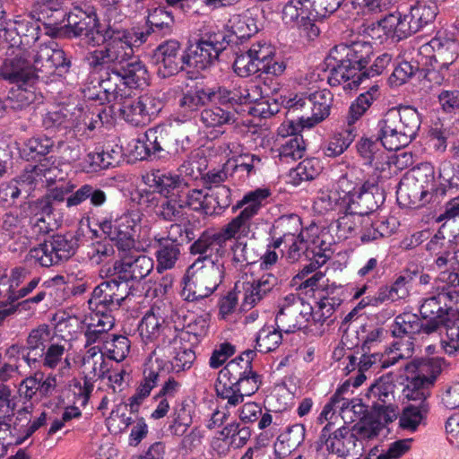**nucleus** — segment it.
<instances>
[{
	"label": "nucleus",
	"mask_w": 459,
	"mask_h": 459,
	"mask_svg": "<svg viewBox=\"0 0 459 459\" xmlns=\"http://www.w3.org/2000/svg\"><path fill=\"white\" fill-rule=\"evenodd\" d=\"M66 23L64 24L63 35L67 38H79L83 36L86 41L92 46L104 48L95 49L88 54L89 66L99 74V85H101L108 93L117 88L121 78L119 71L128 70V78L140 77L142 65L135 61L130 47L129 34L122 28L115 25H103L100 23L96 12L92 7L74 6L66 13Z\"/></svg>",
	"instance_id": "f257e3e1"
},
{
	"label": "nucleus",
	"mask_w": 459,
	"mask_h": 459,
	"mask_svg": "<svg viewBox=\"0 0 459 459\" xmlns=\"http://www.w3.org/2000/svg\"><path fill=\"white\" fill-rule=\"evenodd\" d=\"M372 56L373 47L365 40L336 45L326 58L330 71L328 83L336 86L351 80L352 83L359 84V74L365 70Z\"/></svg>",
	"instance_id": "f03ea898"
},
{
	"label": "nucleus",
	"mask_w": 459,
	"mask_h": 459,
	"mask_svg": "<svg viewBox=\"0 0 459 459\" xmlns=\"http://www.w3.org/2000/svg\"><path fill=\"white\" fill-rule=\"evenodd\" d=\"M421 124L418 110L411 106L387 110L377 123L378 139L388 151L407 146L416 137Z\"/></svg>",
	"instance_id": "7ed1b4c3"
},
{
	"label": "nucleus",
	"mask_w": 459,
	"mask_h": 459,
	"mask_svg": "<svg viewBox=\"0 0 459 459\" xmlns=\"http://www.w3.org/2000/svg\"><path fill=\"white\" fill-rule=\"evenodd\" d=\"M437 13L436 5H427L415 0L402 2L396 12L378 22V29L386 36L396 37L399 40L410 37L431 22Z\"/></svg>",
	"instance_id": "20e7f679"
},
{
	"label": "nucleus",
	"mask_w": 459,
	"mask_h": 459,
	"mask_svg": "<svg viewBox=\"0 0 459 459\" xmlns=\"http://www.w3.org/2000/svg\"><path fill=\"white\" fill-rule=\"evenodd\" d=\"M224 274L225 267L220 260H195L183 278L181 297L188 302L210 297L222 282Z\"/></svg>",
	"instance_id": "39448f33"
},
{
	"label": "nucleus",
	"mask_w": 459,
	"mask_h": 459,
	"mask_svg": "<svg viewBox=\"0 0 459 459\" xmlns=\"http://www.w3.org/2000/svg\"><path fill=\"white\" fill-rule=\"evenodd\" d=\"M344 0H290L282 10V19L287 24H295L309 39L319 35L316 25L341 6Z\"/></svg>",
	"instance_id": "423d86ee"
},
{
	"label": "nucleus",
	"mask_w": 459,
	"mask_h": 459,
	"mask_svg": "<svg viewBox=\"0 0 459 459\" xmlns=\"http://www.w3.org/2000/svg\"><path fill=\"white\" fill-rule=\"evenodd\" d=\"M134 58L135 61L131 59L130 62L134 64L137 63L143 67L139 78L134 76L128 78L126 74H128L129 69L124 67L125 71H119V76L121 78L120 85H117V88L115 91L108 93L101 85H100V87L105 93L106 100L108 102H117L120 105V116L131 125L139 126H144L147 123L145 117L143 116L139 99L128 98V89L143 88L147 86L149 74L144 64L139 59V57L134 56Z\"/></svg>",
	"instance_id": "0eeeda50"
},
{
	"label": "nucleus",
	"mask_w": 459,
	"mask_h": 459,
	"mask_svg": "<svg viewBox=\"0 0 459 459\" xmlns=\"http://www.w3.org/2000/svg\"><path fill=\"white\" fill-rule=\"evenodd\" d=\"M183 151L176 132L161 125L147 129L134 146L135 155L141 160H175Z\"/></svg>",
	"instance_id": "6e6552de"
},
{
	"label": "nucleus",
	"mask_w": 459,
	"mask_h": 459,
	"mask_svg": "<svg viewBox=\"0 0 459 459\" xmlns=\"http://www.w3.org/2000/svg\"><path fill=\"white\" fill-rule=\"evenodd\" d=\"M397 200L408 208L416 209L426 205L437 197L434 192V168L421 163L411 174L404 177L396 190Z\"/></svg>",
	"instance_id": "1a4fd4ad"
},
{
	"label": "nucleus",
	"mask_w": 459,
	"mask_h": 459,
	"mask_svg": "<svg viewBox=\"0 0 459 459\" xmlns=\"http://www.w3.org/2000/svg\"><path fill=\"white\" fill-rule=\"evenodd\" d=\"M445 365L443 358H418L406 366L407 384L403 395L407 399H428Z\"/></svg>",
	"instance_id": "9d476101"
},
{
	"label": "nucleus",
	"mask_w": 459,
	"mask_h": 459,
	"mask_svg": "<svg viewBox=\"0 0 459 459\" xmlns=\"http://www.w3.org/2000/svg\"><path fill=\"white\" fill-rule=\"evenodd\" d=\"M269 195L270 191L267 188H257L246 194L233 206V211L237 209L242 210L219 231L225 243L232 238L237 240L248 237L251 233L252 220L258 213L263 206V202Z\"/></svg>",
	"instance_id": "9b49d317"
},
{
	"label": "nucleus",
	"mask_w": 459,
	"mask_h": 459,
	"mask_svg": "<svg viewBox=\"0 0 459 459\" xmlns=\"http://www.w3.org/2000/svg\"><path fill=\"white\" fill-rule=\"evenodd\" d=\"M325 450L343 459H358L362 455L364 444L347 426L335 429L333 422H328L321 430L316 442V451Z\"/></svg>",
	"instance_id": "f8f14e48"
},
{
	"label": "nucleus",
	"mask_w": 459,
	"mask_h": 459,
	"mask_svg": "<svg viewBox=\"0 0 459 459\" xmlns=\"http://www.w3.org/2000/svg\"><path fill=\"white\" fill-rule=\"evenodd\" d=\"M230 38L216 30L204 32L201 38L185 50V63L189 67L204 70L229 47Z\"/></svg>",
	"instance_id": "ddd939ff"
},
{
	"label": "nucleus",
	"mask_w": 459,
	"mask_h": 459,
	"mask_svg": "<svg viewBox=\"0 0 459 459\" xmlns=\"http://www.w3.org/2000/svg\"><path fill=\"white\" fill-rule=\"evenodd\" d=\"M0 78L15 84H34L32 65L27 58L26 49L20 46H6L0 65Z\"/></svg>",
	"instance_id": "4468645a"
},
{
	"label": "nucleus",
	"mask_w": 459,
	"mask_h": 459,
	"mask_svg": "<svg viewBox=\"0 0 459 459\" xmlns=\"http://www.w3.org/2000/svg\"><path fill=\"white\" fill-rule=\"evenodd\" d=\"M132 286H127L125 281L118 280L112 273L111 279L99 284L92 291L89 299L90 308H104L112 311L118 309L122 302L130 295Z\"/></svg>",
	"instance_id": "2eb2a0df"
},
{
	"label": "nucleus",
	"mask_w": 459,
	"mask_h": 459,
	"mask_svg": "<svg viewBox=\"0 0 459 459\" xmlns=\"http://www.w3.org/2000/svg\"><path fill=\"white\" fill-rule=\"evenodd\" d=\"M289 299L292 302L283 305L275 316L277 328L285 333H292L306 327L312 314V307L302 299L291 296L286 301Z\"/></svg>",
	"instance_id": "dca6fc26"
},
{
	"label": "nucleus",
	"mask_w": 459,
	"mask_h": 459,
	"mask_svg": "<svg viewBox=\"0 0 459 459\" xmlns=\"http://www.w3.org/2000/svg\"><path fill=\"white\" fill-rule=\"evenodd\" d=\"M152 63L160 78H169L183 70L185 52L180 54V43L178 40H167L154 50Z\"/></svg>",
	"instance_id": "f3484780"
},
{
	"label": "nucleus",
	"mask_w": 459,
	"mask_h": 459,
	"mask_svg": "<svg viewBox=\"0 0 459 459\" xmlns=\"http://www.w3.org/2000/svg\"><path fill=\"white\" fill-rule=\"evenodd\" d=\"M152 269L153 260L145 255H126L113 264V273L117 278L132 287L134 282H139L148 276Z\"/></svg>",
	"instance_id": "a211bd4d"
},
{
	"label": "nucleus",
	"mask_w": 459,
	"mask_h": 459,
	"mask_svg": "<svg viewBox=\"0 0 459 459\" xmlns=\"http://www.w3.org/2000/svg\"><path fill=\"white\" fill-rule=\"evenodd\" d=\"M100 230L117 247L118 249L126 251L134 246V221L129 216H122L112 220L109 216L98 220Z\"/></svg>",
	"instance_id": "6ab92c4d"
},
{
	"label": "nucleus",
	"mask_w": 459,
	"mask_h": 459,
	"mask_svg": "<svg viewBox=\"0 0 459 459\" xmlns=\"http://www.w3.org/2000/svg\"><path fill=\"white\" fill-rule=\"evenodd\" d=\"M384 201V191L375 184L365 182L349 199L346 211L350 214L368 215L377 211Z\"/></svg>",
	"instance_id": "aec40b11"
},
{
	"label": "nucleus",
	"mask_w": 459,
	"mask_h": 459,
	"mask_svg": "<svg viewBox=\"0 0 459 459\" xmlns=\"http://www.w3.org/2000/svg\"><path fill=\"white\" fill-rule=\"evenodd\" d=\"M139 331L140 334L148 340L152 341L162 336L163 344L175 345L176 348L178 344V328L153 311L148 312L143 317Z\"/></svg>",
	"instance_id": "412c9836"
},
{
	"label": "nucleus",
	"mask_w": 459,
	"mask_h": 459,
	"mask_svg": "<svg viewBox=\"0 0 459 459\" xmlns=\"http://www.w3.org/2000/svg\"><path fill=\"white\" fill-rule=\"evenodd\" d=\"M272 53V47L266 43L257 42L244 52L237 53L233 64L235 73L240 77H247L264 68V58Z\"/></svg>",
	"instance_id": "4be33fe9"
},
{
	"label": "nucleus",
	"mask_w": 459,
	"mask_h": 459,
	"mask_svg": "<svg viewBox=\"0 0 459 459\" xmlns=\"http://www.w3.org/2000/svg\"><path fill=\"white\" fill-rule=\"evenodd\" d=\"M260 385L261 376L251 370V374H247L229 387H225V385H216V393L218 397L227 400L228 405L235 407L243 403L245 396L254 394Z\"/></svg>",
	"instance_id": "5701e85b"
},
{
	"label": "nucleus",
	"mask_w": 459,
	"mask_h": 459,
	"mask_svg": "<svg viewBox=\"0 0 459 459\" xmlns=\"http://www.w3.org/2000/svg\"><path fill=\"white\" fill-rule=\"evenodd\" d=\"M433 59L459 80V41L446 37H435L429 41Z\"/></svg>",
	"instance_id": "b1692460"
},
{
	"label": "nucleus",
	"mask_w": 459,
	"mask_h": 459,
	"mask_svg": "<svg viewBox=\"0 0 459 459\" xmlns=\"http://www.w3.org/2000/svg\"><path fill=\"white\" fill-rule=\"evenodd\" d=\"M5 26L11 29V36H8V39H4L7 46L16 45L26 49L34 45L40 36V26L32 13L27 18L7 22Z\"/></svg>",
	"instance_id": "393cba45"
},
{
	"label": "nucleus",
	"mask_w": 459,
	"mask_h": 459,
	"mask_svg": "<svg viewBox=\"0 0 459 459\" xmlns=\"http://www.w3.org/2000/svg\"><path fill=\"white\" fill-rule=\"evenodd\" d=\"M226 243L220 234L211 230H206L201 233L189 247L190 254L198 255L195 260L204 261L220 260L226 253Z\"/></svg>",
	"instance_id": "a878e982"
},
{
	"label": "nucleus",
	"mask_w": 459,
	"mask_h": 459,
	"mask_svg": "<svg viewBox=\"0 0 459 459\" xmlns=\"http://www.w3.org/2000/svg\"><path fill=\"white\" fill-rule=\"evenodd\" d=\"M42 4L31 13L37 22L41 23L46 29V34L52 38L63 35V26L65 22L66 12L62 9L63 3H47Z\"/></svg>",
	"instance_id": "bb28decb"
},
{
	"label": "nucleus",
	"mask_w": 459,
	"mask_h": 459,
	"mask_svg": "<svg viewBox=\"0 0 459 459\" xmlns=\"http://www.w3.org/2000/svg\"><path fill=\"white\" fill-rule=\"evenodd\" d=\"M103 363V353L101 350L97 347L90 348L82 358V366L87 370L83 377V384L80 382L74 384V387L78 388V396L81 398L82 405H86L91 394L94 387V378H99V368Z\"/></svg>",
	"instance_id": "cd10ccee"
},
{
	"label": "nucleus",
	"mask_w": 459,
	"mask_h": 459,
	"mask_svg": "<svg viewBox=\"0 0 459 459\" xmlns=\"http://www.w3.org/2000/svg\"><path fill=\"white\" fill-rule=\"evenodd\" d=\"M308 99L307 106L310 108V116L309 112H305L299 117L303 127H311L329 116L333 94L329 90L324 89L310 93Z\"/></svg>",
	"instance_id": "c85d7f7f"
},
{
	"label": "nucleus",
	"mask_w": 459,
	"mask_h": 459,
	"mask_svg": "<svg viewBox=\"0 0 459 459\" xmlns=\"http://www.w3.org/2000/svg\"><path fill=\"white\" fill-rule=\"evenodd\" d=\"M216 100L224 106H230L238 112L242 105L255 102L259 97V87L252 85H235L230 88L218 87L215 90Z\"/></svg>",
	"instance_id": "c756f323"
},
{
	"label": "nucleus",
	"mask_w": 459,
	"mask_h": 459,
	"mask_svg": "<svg viewBox=\"0 0 459 459\" xmlns=\"http://www.w3.org/2000/svg\"><path fill=\"white\" fill-rule=\"evenodd\" d=\"M255 357V351L247 350L238 357L231 359L227 365L220 370L216 385H225V387L234 385L247 374H251L253 370L252 362Z\"/></svg>",
	"instance_id": "7c9ffc66"
},
{
	"label": "nucleus",
	"mask_w": 459,
	"mask_h": 459,
	"mask_svg": "<svg viewBox=\"0 0 459 459\" xmlns=\"http://www.w3.org/2000/svg\"><path fill=\"white\" fill-rule=\"evenodd\" d=\"M443 303H445V298L437 294L423 300L420 313L423 319L428 320L425 323L427 334L435 333L441 325H445L450 320V313Z\"/></svg>",
	"instance_id": "2f4dec72"
},
{
	"label": "nucleus",
	"mask_w": 459,
	"mask_h": 459,
	"mask_svg": "<svg viewBox=\"0 0 459 459\" xmlns=\"http://www.w3.org/2000/svg\"><path fill=\"white\" fill-rule=\"evenodd\" d=\"M259 28L256 21L252 16L247 14H233L228 21L226 29L224 30H216L228 36L229 47L235 44L241 43L243 39H249L256 34Z\"/></svg>",
	"instance_id": "473e14b6"
},
{
	"label": "nucleus",
	"mask_w": 459,
	"mask_h": 459,
	"mask_svg": "<svg viewBox=\"0 0 459 459\" xmlns=\"http://www.w3.org/2000/svg\"><path fill=\"white\" fill-rule=\"evenodd\" d=\"M44 196L38 201V206L47 215L53 214L57 204L66 203V199L74 192L75 186L72 182H61L55 186H47Z\"/></svg>",
	"instance_id": "72a5a7b5"
},
{
	"label": "nucleus",
	"mask_w": 459,
	"mask_h": 459,
	"mask_svg": "<svg viewBox=\"0 0 459 459\" xmlns=\"http://www.w3.org/2000/svg\"><path fill=\"white\" fill-rule=\"evenodd\" d=\"M34 84H17L16 89H12L6 97L7 107L11 110H22L30 107L33 103H40L43 96L40 92H37L33 88Z\"/></svg>",
	"instance_id": "f704fd0d"
},
{
	"label": "nucleus",
	"mask_w": 459,
	"mask_h": 459,
	"mask_svg": "<svg viewBox=\"0 0 459 459\" xmlns=\"http://www.w3.org/2000/svg\"><path fill=\"white\" fill-rule=\"evenodd\" d=\"M305 426L303 424H294L279 435L274 443L275 454L285 456L297 449L305 439Z\"/></svg>",
	"instance_id": "c9c22d12"
},
{
	"label": "nucleus",
	"mask_w": 459,
	"mask_h": 459,
	"mask_svg": "<svg viewBox=\"0 0 459 459\" xmlns=\"http://www.w3.org/2000/svg\"><path fill=\"white\" fill-rule=\"evenodd\" d=\"M215 100L216 94L214 89L195 86L183 94L179 100V106L186 111L193 112Z\"/></svg>",
	"instance_id": "e433bc0d"
},
{
	"label": "nucleus",
	"mask_w": 459,
	"mask_h": 459,
	"mask_svg": "<svg viewBox=\"0 0 459 459\" xmlns=\"http://www.w3.org/2000/svg\"><path fill=\"white\" fill-rule=\"evenodd\" d=\"M180 194L169 195L157 205V215L169 222H181L186 219V212Z\"/></svg>",
	"instance_id": "4c0bfd02"
},
{
	"label": "nucleus",
	"mask_w": 459,
	"mask_h": 459,
	"mask_svg": "<svg viewBox=\"0 0 459 459\" xmlns=\"http://www.w3.org/2000/svg\"><path fill=\"white\" fill-rule=\"evenodd\" d=\"M374 97L370 91L359 94L351 104L345 118V129L358 135V130L361 126V117L372 105Z\"/></svg>",
	"instance_id": "58836bf2"
},
{
	"label": "nucleus",
	"mask_w": 459,
	"mask_h": 459,
	"mask_svg": "<svg viewBox=\"0 0 459 459\" xmlns=\"http://www.w3.org/2000/svg\"><path fill=\"white\" fill-rule=\"evenodd\" d=\"M425 328V324L416 314L405 312L395 317L392 325V333L396 338L411 337L420 333L427 334Z\"/></svg>",
	"instance_id": "ea45409f"
},
{
	"label": "nucleus",
	"mask_w": 459,
	"mask_h": 459,
	"mask_svg": "<svg viewBox=\"0 0 459 459\" xmlns=\"http://www.w3.org/2000/svg\"><path fill=\"white\" fill-rule=\"evenodd\" d=\"M88 199L91 205L99 207L105 204L107 195L102 189L90 184H84L68 196L66 207L79 206Z\"/></svg>",
	"instance_id": "a19ab883"
},
{
	"label": "nucleus",
	"mask_w": 459,
	"mask_h": 459,
	"mask_svg": "<svg viewBox=\"0 0 459 459\" xmlns=\"http://www.w3.org/2000/svg\"><path fill=\"white\" fill-rule=\"evenodd\" d=\"M415 403L403 408L399 419V425L403 429L415 430L424 415L429 411L427 399H408Z\"/></svg>",
	"instance_id": "79ce46f5"
},
{
	"label": "nucleus",
	"mask_w": 459,
	"mask_h": 459,
	"mask_svg": "<svg viewBox=\"0 0 459 459\" xmlns=\"http://www.w3.org/2000/svg\"><path fill=\"white\" fill-rule=\"evenodd\" d=\"M153 186L158 192L167 197L169 195L180 194L186 182L179 175H173L163 170H153L152 172Z\"/></svg>",
	"instance_id": "37998d69"
},
{
	"label": "nucleus",
	"mask_w": 459,
	"mask_h": 459,
	"mask_svg": "<svg viewBox=\"0 0 459 459\" xmlns=\"http://www.w3.org/2000/svg\"><path fill=\"white\" fill-rule=\"evenodd\" d=\"M395 385L389 375L382 376L370 385L366 395L372 400V404L379 402L383 404H390L394 400Z\"/></svg>",
	"instance_id": "c03bdc74"
},
{
	"label": "nucleus",
	"mask_w": 459,
	"mask_h": 459,
	"mask_svg": "<svg viewBox=\"0 0 459 459\" xmlns=\"http://www.w3.org/2000/svg\"><path fill=\"white\" fill-rule=\"evenodd\" d=\"M48 237L52 244L51 248H54V253L56 255L60 264L70 259L75 254L79 247V239L73 233L64 235L54 234Z\"/></svg>",
	"instance_id": "a18cd8bd"
},
{
	"label": "nucleus",
	"mask_w": 459,
	"mask_h": 459,
	"mask_svg": "<svg viewBox=\"0 0 459 459\" xmlns=\"http://www.w3.org/2000/svg\"><path fill=\"white\" fill-rule=\"evenodd\" d=\"M47 415L42 412L40 416L30 423V412L27 409L23 408L18 411V415L13 422V429L21 432L22 437H17L15 445L22 444L26 438L30 437L37 429L46 423Z\"/></svg>",
	"instance_id": "49530a36"
},
{
	"label": "nucleus",
	"mask_w": 459,
	"mask_h": 459,
	"mask_svg": "<svg viewBox=\"0 0 459 459\" xmlns=\"http://www.w3.org/2000/svg\"><path fill=\"white\" fill-rule=\"evenodd\" d=\"M146 24L157 36H168L172 32L174 17L164 7H157L149 12Z\"/></svg>",
	"instance_id": "de8ad7c7"
},
{
	"label": "nucleus",
	"mask_w": 459,
	"mask_h": 459,
	"mask_svg": "<svg viewBox=\"0 0 459 459\" xmlns=\"http://www.w3.org/2000/svg\"><path fill=\"white\" fill-rule=\"evenodd\" d=\"M382 142L378 139L362 137L357 143V151L366 164L377 167L383 160L385 151Z\"/></svg>",
	"instance_id": "09e8293b"
},
{
	"label": "nucleus",
	"mask_w": 459,
	"mask_h": 459,
	"mask_svg": "<svg viewBox=\"0 0 459 459\" xmlns=\"http://www.w3.org/2000/svg\"><path fill=\"white\" fill-rule=\"evenodd\" d=\"M235 290L241 295L240 309L247 311L258 304L266 295L254 281H237Z\"/></svg>",
	"instance_id": "8fccbe9b"
},
{
	"label": "nucleus",
	"mask_w": 459,
	"mask_h": 459,
	"mask_svg": "<svg viewBox=\"0 0 459 459\" xmlns=\"http://www.w3.org/2000/svg\"><path fill=\"white\" fill-rule=\"evenodd\" d=\"M32 70L34 72L35 82L39 80L48 82L51 76L56 74V67L54 66L51 60L48 46L40 47L35 56Z\"/></svg>",
	"instance_id": "3c124183"
},
{
	"label": "nucleus",
	"mask_w": 459,
	"mask_h": 459,
	"mask_svg": "<svg viewBox=\"0 0 459 459\" xmlns=\"http://www.w3.org/2000/svg\"><path fill=\"white\" fill-rule=\"evenodd\" d=\"M180 196L185 209L188 208L204 216L211 214L208 204H205L207 195H204L202 189L190 188L189 185L186 183L180 191Z\"/></svg>",
	"instance_id": "603ef678"
},
{
	"label": "nucleus",
	"mask_w": 459,
	"mask_h": 459,
	"mask_svg": "<svg viewBox=\"0 0 459 459\" xmlns=\"http://www.w3.org/2000/svg\"><path fill=\"white\" fill-rule=\"evenodd\" d=\"M179 255L178 244L169 240H159V247L156 251L158 272L173 268Z\"/></svg>",
	"instance_id": "864d4df0"
},
{
	"label": "nucleus",
	"mask_w": 459,
	"mask_h": 459,
	"mask_svg": "<svg viewBox=\"0 0 459 459\" xmlns=\"http://www.w3.org/2000/svg\"><path fill=\"white\" fill-rule=\"evenodd\" d=\"M51 242L48 237H46L37 247L31 248L29 252L30 259L42 267H50L59 264L54 248H51Z\"/></svg>",
	"instance_id": "5fc2aeb1"
},
{
	"label": "nucleus",
	"mask_w": 459,
	"mask_h": 459,
	"mask_svg": "<svg viewBox=\"0 0 459 459\" xmlns=\"http://www.w3.org/2000/svg\"><path fill=\"white\" fill-rule=\"evenodd\" d=\"M235 120L234 114L221 107L204 108L201 112V121L206 127H218L224 125H231Z\"/></svg>",
	"instance_id": "6e6d98bb"
},
{
	"label": "nucleus",
	"mask_w": 459,
	"mask_h": 459,
	"mask_svg": "<svg viewBox=\"0 0 459 459\" xmlns=\"http://www.w3.org/2000/svg\"><path fill=\"white\" fill-rule=\"evenodd\" d=\"M281 333L277 327H263L255 338L257 351L267 353L276 350L281 343Z\"/></svg>",
	"instance_id": "4d7b16f0"
},
{
	"label": "nucleus",
	"mask_w": 459,
	"mask_h": 459,
	"mask_svg": "<svg viewBox=\"0 0 459 459\" xmlns=\"http://www.w3.org/2000/svg\"><path fill=\"white\" fill-rule=\"evenodd\" d=\"M274 229L285 238L291 237V239L299 238V235H303L301 219L295 213L285 214L278 218Z\"/></svg>",
	"instance_id": "13d9d810"
},
{
	"label": "nucleus",
	"mask_w": 459,
	"mask_h": 459,
	"mask_svg": "<svg viewBox=\"0 0 459 459\" xmlns=\"http://www.w3.org/2000/svg\"><path fill=\"white\" fill-rule=\"evenodd\" d=\"M306 152V144L303 137L299 134H294L287 139L280 148V158L281 160L289 163L303 158Z\"/></svg>",
	"instance_id": "bf43d9fd"
},
{
	"label": "nucleus",
	"mask_w": 459,
	"mask_h": 459,
	"mask_svg": "<svg viewBox=\"0 0 459 459\" xmlns=\"http://www.w3.org/2000/svg\"><path fill=\"white\" fill-rule=\"evenodd\" d=\"M320 171L321 166L317 159H305L295 169H291L290 176L295 184H299L304 180L315 179L320 174Z\"/></svg>",
	"instance_id": "052dcab7"
},
{
	"label": "nucleus",
	"mask_w": 459,
	"mask_h": 459,
	"mask_svg": "<svg viewBox=\"0 0 459 459\" xmlns=\"http://www.w3.org/2000/svg\"><path fill=\"white\" fill-rule=\"evenodd\" d=\"M46 129H67L74 126L72 115L66 108H60L57 110L48 111L42 119Z\"/></svg>",
	"instance_id": "680f3d73"
},
{
	"label": "nucleus",
	"mask_w": 459,
	"mask_h": 459,
	"mask_svg": "<svg viewBox=\"0 0 459 459\" xmlns=\"http://www.w3.org/2000/svg\"><path fill=\"white\" fill-rule=\"evenodd\" d=\"M232 263L239 265H248L258 261L259 255L252 246L247 245L242 239H237L231 246Z\"/></svg>",
	"instance_id": "e2e57ef3"
},
{
	"label": "nucleus",
	"mask_w": 459,
	"mask_h": 459,
	"mask_svg": "<svg viewBox=\"0 0 459 459\" xmlns=\"http://www.w3.org/2000/svg\"><path fill=\"white\" fill-rule=\"evenodd\" d=\"M356 136L354 133L345 128L342 132L334 134L325 149V154L328 157L341 155L349 148Z\"/></svg>",
	"instance_id": "0e129e2a"
},
{
	"label": "nucleus",
	"mask_w": 459,
	"mask_h": 459,
	"mask_svg": "<svg viewBox=\"0 0 459 459\" xmlns=\"http://www.w3.org/2000/svg\"><path fill=\"white\" fill-rule=\"evenodd\" d=\"M30 176L31 180H36L35 177L44 178L46 186L60 185L61 182H66L61 169L57 167H48L45 163H40L33 167Z\"/></svg>",
	"instance_id": "69168bd1"
},
{
	"label": "nucleus",
	"mask_w": 459,
	"mask_h": 459,
	"mask_svg": "<svg viewBox=\"0 0 459 459\" xmlns=\"http://www.w3.org/2000/svg\"><path fill=\"white\" fill-rule=\"evenodd\" d=\"M357 191L356 184L350 180L345 174L337 180L333 190L331 191L330 198H334L336 201L342 200V204L346 209L349 199H351V195L357 194Z\"/></svg>",
	"instance_id": "338daca9"
},
{
	"label": "nucleus",
	"mask_w": 459,
	"mask_h": 459,
	"mask_svg": "<svg viewBox=\"0 0 459 459\" xmlns=\"http://www.w3.org/2000/svg\"><path fill=\"white\" fill-rule=\"evenodd\" d=\"M175 350V356L171 361V367L176 372L186 370L191 368L195 359V353L191 348L178 344L177 348L172 345Z\"/></svg>",
	"instance_id": "774afa93"
}]
</instances>
